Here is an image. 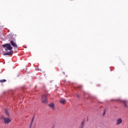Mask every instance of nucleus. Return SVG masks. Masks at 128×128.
<instances>
[{
    "mask_svg": "<svg viewBox=\"0 0 128 128\" xmlns=\"http://www.w3.org/2000/svg\"><path fill=\"white\" fill-rule=\"evenodd\" d=\"M52 128H54V125L52 126Z\"/></svg>",
    "mask_w": 128,
    "mask_h": 128,
    "instance_id": "nucleus-12",
    "label": "nucleus"
},
{
    "mask_svg": "<svg viewBox=\"0 0 128 128\" xmlns=\"http://www.w3.org/2000/svg\"><path fill=\"white\" fill-rule=\"evenodd\" d=\"M122 104H124L125 108H128V100H122Z\"/></svg>",
    "mask_w": 128,
    "mask_h": 128,
    "instance_id": "nucleus-6",
    "label": "nucleus"
},
{
    "mask_svg": "<svg viewBox=\"0 0 128 128\" xmlns=\"http://www.w3.org/2000/svg\"><path fill=\"white\" fill-rule=\"evenodd\" d=\"M5 114L7 116H10V114H8V110L5 109Z\"/></svg>",
    "mask_w": 128,
    "mask_h": 128,
    "instance_id": "nucleus-10",
    "label": "nucleus"
},
{
    "mask_svg": "<svg viewBox=\"0 0 128 128\" xmlns=\"http://www.w3.org/2000/svg\"><path fill=\"white\" fill-rule=\"evenodd\" d=\"M6 82V80L4 79L0 80V82Z\"/></svg>",
    "mask_w": 128,
    "mask_h": 128,
    "instance_id": "nucleus-11",
    "label": "nucleus"
},
{
    "mask_svg": "<svg viewBox=\"0 0 128 128\" xmlns=\"http://www.w3.org/2000/svg\"><path fill=\"white\" fill-rule=\"evenodd\" d=\"M10 44L12 46H14V48H18V45L16 44V43L15 41L11 40H10Z\"/></svg>",
    "mask_w": 128,
    "mask_h": 128,
    "instance_id": "nucleus-4",
    "label": "nucleus"
},
{
    "mask_svg": "<svg viewBox=\"0 0 128 128\" xmlns=\"http://www.w3.org/2000/svg\"><path fill=\"white\" fill-rule=\"evenodd\" d=\"M48 106H50V108H52V110H54V103H50L49 104Z\"/></svg>",
    "mask_w": 128,
    "mask_h": 128,
    "instance_id": "nucleus-8",
    "label": "nucleus"
},
{
    "mask_svg": "<svg viewBox=\"0 0 128 128\" xmlns=\"http://www.w3.org/2000/svg\"><path fill=\"white\" fill-rule=\"evenodd\" d=\"M122 122V120L121 118H119L117 119L116 122V126H120V124Z\"/></svg>",
    "mask_w": 128,
    "mask_h": 128,
    "instance_id": "nucleus-5",
    "label": "nucleus"
},
{
    "mask_svg": "<svg viewBox=\"0 0 128 128\" xmlns=\"http://www.w3.org/2000/svg\"><path fill=\"white\" fill-rule=\"evenodd\" d=\"M66 100L64 99H61L60 100V103L62 104H66Z\"/></svg>",
    "mask_w": 128,
    "mask_h": 128,
    "instance_id": "nucleus-9",
    "label": "nucleus"
},
{
    "mask_svg": "<svg viewBox=\"0 0 128 128\" xmlns=\"http://www.w3.org/2000/svg\"><path fill=\"white\" fill-rule=\"evenodd\" d=\"M76 96H77V97H78V98H79V97H80V96H78V94H77Z\"/></svg>",
    "mask_w": 128,
    "mask_h": 128,
    "instance_id": "nucleus-14",
    "label": "nucleus"
},
{
    "mask_svg": "<svg viewBox=\"0 0 128 128\" xmlns=\"http://www.w3.org/2000/svg\"><path fill=\"white\" fill-rule=\"evenodd\" d=\"M2 46L3 48H5V50H10V52L5 53L4 54V56H12V54H14V50H12V45H10V44H4L2 45Z\"/></svg>",
    "mask_w": 128,
    "mask_h": 128,
    "instance_id": "nucleus-1",
    "label": "nucleus"
},
{
    "mask_svg": "<svg viewBox=\"0 0 128 128\" xmlns=\"http://www.w3.org/2000/svg\"><path fill=\"white\" fill-rule=\"evenodd\" d=\"M34 116H33L32 118L29 128H32V124H34Z\"/></svg>",
    "mask_w": 128,
    "mask_h": 128,
    "instance_id": "nucleus-7",
    "label": "nucleus"
},
{
    "mask_svg": "<svg viewBox=\"0 0 128 128\" xmlns=\"http://www.w3.org/2000/svg\"><path fill=\"white\" fill-rule=\"evenodd\" d=\"M1 118L2 120H3L4 121V122L6 124H10V122H12V120H10V118H6L3 116H2Z\"/></svg>",
    "mask_w": 128,
    "mask_h": 128,
    "instance_id": "nucleus-3",
    "label": "nucleus"
},
{
    "mask_svg": "<svg viewBox=\"0 0 128 128\" xmlns=\"http://www.w3.org/2000/svg\"><path fill=\"white\" fill-rule=\"evenodd\" d=\"M78 88H82V86H78Z\"/></svg>",
    "mask_w": 128,
    "mask_h": 128,
    "instance_id": "nucleus-13",
    "label": "nucleus"
},
{
    "mask_svg": "<svg viewBox=\"0 0 128 128\" xmlns=\"http://www.w3.org/2000/svg\"><path fill=\"white\" fill-rule=\"evenodd\" d=\"M41 100L43 104H48V94H44L42 95Z\"/></svg>",
    "mask_w": 128,
    "mask_h": 128,
    "instance_id": "nucleus-2",
    "label": "nucleus"
}]
</instances>
